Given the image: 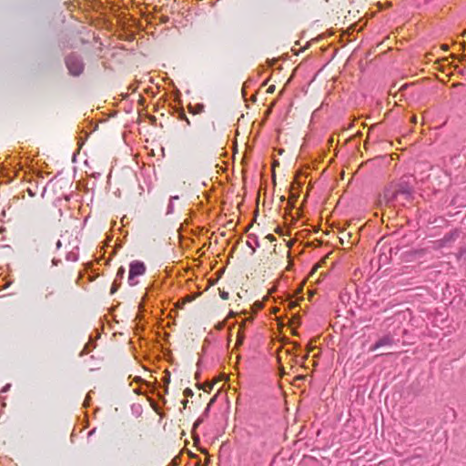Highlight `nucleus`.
Here are the masks:
<instances>
[{
	"label": "nucleus",
	"mask_w": 466,
	"mask_h": 466,
	"mask_svg": "<svg viewBox=\"0 0 466 466\" xmlns=\"http://www.w3.org/2000/svg\"><path fill=\"white\" fill-rule=\"evenodd\" d=\"M146 272V266L143 262L135 260L129 265L128 283L130 286L137 284L136 278L144 275Z\"/></svg>",
	"instance_id": "obj_1"
},
{
	"label": "nucleus",
	"mask_w": 466,
	"mask_h": 466,
	"mask_svg": "<svg viewBox=\"0 0 466 466\" xmlns=\"http://www.w3.org/2000/svg\"><path fill=\"white\" fill-rule=\"evenodd\" d=\"M395 201H399L397 191L395 190L393 184H390L385 188L383 194L380 196L378 205L380 208L383 206H390Z\"/></svg>",
	"instance_id": "obj_2"
},
{
	"label": "nucleus",
	"mask_w": 466,
	"mask_h": 466,
	"mask_svg": "<svg viewBox=\"0 0 466 466\" xmlns=\"http://www.w3.org/2000/svg\"><path fill=\"white\" fill-rule=\"evenodd\" d=\"M66 64L70 74L75 76H79L83 72L84 65L82 61L75 56H67Z\"/></svg>",
	"instance_id": "obj_3"
},
{
	"label": "nucleus",
	"mask_w": 466,
	"mask_h": 466,
	"mask_svg": "<svg viewBox=\"0 0 466 466\" xmlns=\"http://www.w3.org/2000/svg\"><path fill=\"white\" fill-rule=\"evenodd\" d=\"M395 190L397 191L398 198H401L402 200H409L411 193V189L410 186L404 182H399L393 184Z\"/></svg>",
	"instance_id": "obj_4"
},
{
	"label": "nucleus",
	"mask_w": 466,
	"mask_h": 466,
	"mask_svg": "<svg viewBox=\"0 0 466 466\" xmlns=\"http://www.w3.org/2000/svg\"><path fill=\"white\" fill-rule=\"evenodd\" d=\"M394 343L393 337L391 335H385L379 339L375 344L370 348V351H375L378 349L385 346H391Z\"/></svg>",
	"instance_id": "obj_5"
},
{
	"label": "nucleus",
	"mask_w": 466,
	"mask_h": 466,
	"mask_svg": "<svg viewBox=\"0 0 466 466\" xmlns=\"http://www.w3.org/2000/svg\"><path fill=\"white\" fill-rule=\"evenodd\" d=\"M187 109L193 115L201 114L204 112L205 106L203 104L188 105Z\"/></svg>",
	"instance_id": "obj_6"
},
{
	"label": "nucleus",
	"mask_w": 466,
	"mask_h": 466,
	"mask_svg": "<svg viewBox=\"0 0 466 466\" xmlns=\"http://www.w3.org/2000/svg\"><path fill=\"white\" fill-rule=\"evenodd\" d=\"M247 321H250V319H245V320L241 323V325H240V327H239V329H238V336H237V337H238V342H237L238 344H242V342H243V340H244L243 329H244V326H245V324H246V322H247Z\"/></svg>",
	"instance_id": "obj_7"
},
{
	"label": "nucleus",
	"mask_w": 466,
	"mask_h": 466,
	"mask_svg": "<svg viewBox=\"0 0 466 466\" xmlns=\"http://www.w3.org/2000/svg\"><path fill=\"white\" fill-rule=\"evenodd\" d=\"M219 296L222 299L224 300H227L229 299V294L228 292L225 291V290H219Z\"/></svg>",
	"instance_id": "obj_8"
},
{
	"label": "nucleus",
	"mask_w": 466,
	"mask_h": 466,
	"mask_svg": "<svg viewBox=\"0 0 466 466\" xmlns=\"http://www.w3.org/2000/svg\"><path fill=\"white\" fill-rule=\"evenodd\" d=\"M126 272V269L124 267H120L116 272V278L122 279L124 277V274Z\"/></svg>",
	"instance_id": "obj_9"
},
{
	"label": "nucleus",
	"mask_w": 466,
	"mask_h": 466,
	"mask_svg": "<svg viewBox=\"0 0 466 466\" xmlns=\"http://www.w3.org/2000/svg\"><path fill=\"white\" fill-rule=\"evenodd\" d=\"M184 395L186 397H192L194 395L193 393V390L189 388H187L185 390H184Z\"/></svg>",
	"instance_id": "obj_10"
},
{
	"label": "nucleus",
	"mask_w": 466,
	"mask_h": 466,
	"mask_svg": "<svg viewBox=\"0 0 466 466\" xmlns=\"http://www.w3.org/2000/svg\"><path fill=\"white\" fill-rule=\"evenodd\" d=\"M274 91H275V86L274 85L269 86L268 87V89H267V93H268V94H272Z\"/></svg>",
	"instance_id": "obj_11"
},
{
	"label": "nucleus",
	"mask_w": 466,
	"mask_h": 466,
	"mask_svg": "<svg viewBox=\"0 0 466 466\" xmlns=\"http://www.w3.org/2000/svg\"><path fill=\"white\" fill-rule=\"evenodd\" d=\"M54 296H55V292L54 291H50L47 294H46V299H50V298H52Z\"/></svg>",
	"instance_id": "obj_12"
},
{
	"label": "nucleus",
	"mask_w": 466,
	"mask_h": 466,
	"mask_svg": "<svg viewBox=\"0 0 466 466\" xmlns=\"http://www.w3.org/2000/svg\"><path fill=\"white\" fill-rule=\"evenodd\" d=\"M200 423H202V420L201 419H198L195 423H194V428H197Z\"/></svg>",
	"instance_id": "obj_13"
},
{
	"label": "nucleus",
	"mask_w": 466,
	"mask_h": 466,
	"mask_svg": "<svg viewBox=\"0 0 466 466\" xmlns=\"http://www.w3.org/2000/svg\"><path fill=\"white\" fill-rule=\"evenodd\" d=\"M319 267H320V265H319V264L315 265V266H314V268H312V270H311V274L315 273V272L318 270V268H319Z\"/></svg>",
	"instance_id": "obj_14"
},
{
	"label": "nucleus",
	"mask_w": 466,
	"mask_h": 466,
	"mask_svg": "<svg viewBox=\"0 0 466 466\" xmlns=\"http://www.w3.org/2000/svg\"><path fill=\"white\" fill-rule=\"evenodd\" d=\"M305 379V376L304 375H299L295 378L296 380H302Z\"/></svg>",
	"instance_id": "obj_15"
},
{
	"label": "nucleus",
	"mask_w": 466,
	"mask_h": 466,
	"mask_svg": "<svg viewBox=\"0 0 466 466\" xmlns=\"http://www.w3.org/2000/svg\"><path fill=\"white\" fill-rule=\"evenodd\" d=\"M214 401H215V398L210 400V401H209V403L208 405L207 410H208L209 406L212 405L214 403Z\"/></svg>",
	"instance_id": "obj_16"
},
{
	"label": "nucleus",
	"mask_w": 466,
	"mask_h": 466,
	"mask_svg": "<svg viewBox=\"0 0 466 466\" xmlns=\"http://www.w3.org/2000/svg\"><path fill=\"white\" fill-rule=\"evenodd\" d=\"M180 118L183 119V120H186L187 118V116L185 115V113H181L180 114Z\"/></svg>",
	"instance_id": "obj_17"
},
{
	"label": "nucleus",
	"mask_w": 466,
	"mask_h": 466,
	"mask_svg": "<svg viewBox=\"0 0 466 466\" xmlns=\"http://www.w3.org/2000/svg\"><path fill=\"white\" fill-rule=\"evenodd\" d=\"M212 387H213L212 384H208V390H210L212 389ZM204 390L208 391V389L204 388Z\"/></svg>",
	"instance_id": "obj_18"
},
{
	"label": "nucleus",
	"mask_w": 466,
	"mask_h": 466,
	"mask_svg": "<svg viewBox=\"0 0 466 466\" xmlns=\"http://www.w3.org/2000/svg\"><path fill=\"white\" fill-rule=\"evenodd\" d=\"M187 400H183L182 401V405H183L184 409L187 407Z\"/></svg>",
	"instance_id": "obj_19"
},
{
	"label": "nucleus",
	"mask_w": 466,
	"mask_h": 466,
	"mask_svg": "<svg viewBox=\"0 0 466 466\" xmlns=\"http://www.w3.org/2000/svg\"><path fill=\"white\" fill-rule=\"evenodd\" d=\"M416 121H417V120H416V116H412V117H411V122L416 123Z\"/></svg>",
	"instance_id": "obj_20"
},
{
	"label": "nucleus",
	"mask_w": 466,
	"mask_h": 466,
	"mask_svg": "<svg viewBox=\"0 0 466 466\" xmlns=\"http://www.w3.org/2000/svg\"><path fill=\"white\" fill-rule=\"evenodd\" d=\"M185 121L187 122V126H190V121H189V119H188V118H187Z\"/></svg>",
	"instance_id": "obj_21"
},
{
	"label": "nucleus",
	"mask_w": 466,
	"mask_h": 466,
	"mask_svg": "<svg viewBox=\"0 0 466 466\" xmlns=\"http://www.w3.org/2000/svg\"><path fill=\"white\" fill-rule=\"evenodd\" d=\"M268 238L271 240L274 239V237L272 235H268Z\"/></svg>",
	"instance_id": "obj_22"
},
{
	"label": "nucleus",
	"mask_w": 466,
	"mask_h": 466,
	"mask_svg": "<svg viewBox=\"0 0 466 466\" xmlns=\"http://www.w3.org/2000/svg\"><path fill=\"white\" fill-rule=\"evenodd\" d=\"M116 291V288L112 287L111 293H114Z\"/></svg>",
	"instance_id": "obj_23"
}]
</instances>
